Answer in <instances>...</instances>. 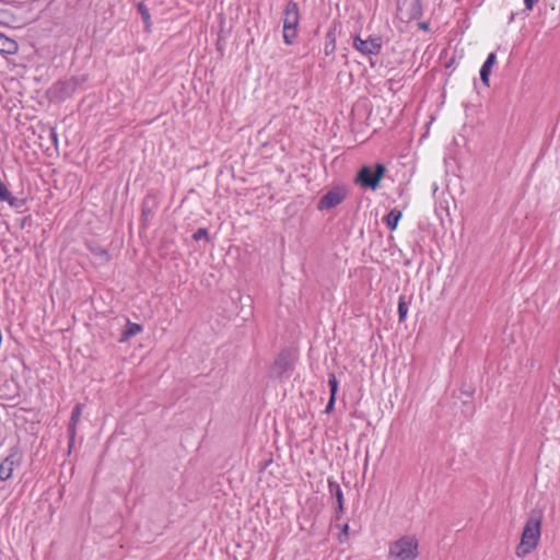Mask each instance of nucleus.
<instances>
[{
    "instance_id": "1",
    "label": "nucleus",
    "mask_w": 560,
    "mask_h": 560,
    "mask_svg": "<svg viewBox=\"0 0 560 560\" xmlns=\"http://www.w3.org/2000/svg\"><path fill=\"white\" fill-rule=\"evenodd\" d=\"M542 511L533 510L524 525L521 542L516 547V556L526 557L536 549L541 535Z\"/></svg>"
},
{
    "instance_id": "2",
    "label": "nucleus",
    "mask_w": 560,
    "mask_h": 560,
    "mask_svg": "<svg viewBox=\"0 0 560 560\" xmlns=\"http://www.w3.org/2000/svg\"><path fill=\"white\" fill-rule=\"evenodd\" d=\"M387 172L386 165L376 163L374 166L363 165L357 172L353 183L362 189L377 190Z\"/></svg>"
},
{
    "instance_id": "3",
    "label": "nucleus",
    "mask_w": 560,
    "mask_h": 560,
    "mask_svg": "<svg viewBox=\"0 0 560 560\" xmlns=\"http://www.w3.org/2000/svg\"><path fill=\"white\" fill-rule=\"evenodd\" d=\"M283 42L292 45L298 37V26L300 23V8L294 0L288 1L283 11Z\"/></svg>"
},
{
    "instance_id": "4",
    "label": "nucleus",
    "mask_w": 560,
    "mask_h": 560,
    "mask_svg": "<svg viewBox=\"0 0 560 560\" xmlns=\"http://www.w3.org/2000/svg\"><path fill=\"white\" fill-rule=\"evenodd\" d=\"M418 540L413 537L402 536L389 546L392 560H416L419 556Z\"/></svg>"
},
{
    "instance_id": "5",
    "label": "nucleus",
    "mask_w": 560,
    "mask_h": 560,
    "mask_svg": "<svg viewBox=\"0 0 560 560\" xmlns=\"http://www.w3.org/2000/svg\"><path fill=\"white\" fill-rule=\"evenodd\" d=\"M84 82V78L75 75L58 80L49 88L48 95L52 102H65L70 98L77 92L78 88Z\"/></svg>"
},
{
    "instance_id": "6",
    "label": "nucleus",
    "mask_w": 560,
    "mask_h": 560,
    "mask_svg": "<svg viewBox=\"0 0 560 560\" xmlns=\"http://www.w3.org/2000/svg\"><path fill=\"white\" fill-rule=\"evenodd\" d=\"M348 188L346 185H336L329 189L317 202L318 211H327L342 203L348 197Z\"/></svg>"
},
{
    "instance_id": "7",
    "label": "nucleus",
    "mask_w": 560,
    "mask_h": 560,
    "mask_svg": "<svg viewBox=\"0 0 560 560\" xmlns=\"http://www.w3.org/2000/svg\"><path fill=\"white\" fill-rule=\"evenodd\" d=\"M383 39L378 35H371L362 39L360 34L353 36V48L363 56H377L381 54Z\"/></svg>"
},
{
    "instance_id": "8",
    "label": "nucleus",
    "mask_w": 560,
    "mask_h": 560,
    "mask_svg": "<svg viewBox=\"0 0 560 560\" xmlns=\"http://www.w3.org/2000/svg\"><path fill=\"white\" fill-rule=\"evenodd\" d=\"M293 368L292 350L290 348H283L278 353L271 365V373L279 380L289 376Z\"/></svg>"
},
{
    "instance_id": "9",
    "label": "nucleus",
    "mask_w": 560,
    "mask_h": 560,
    "mask_svg": "<svg viewBox=\"0 0 560 560\" xmlns=\"http://www.w3.org/2000/svg\"><path fill=\"white\" fill-rule=\"evenodd\" d=\"M22 456L18 445L10 448L9 455L0 464V480L7 481L12 477L15 466H20Z\"/></svg>"
},
{
    "instance_id": "10",
    "label": "nucleus",
    "mask_w": 560,
    "mask_h": 560,
    "mask_svg": "<svg viewBox=\"0 0 560 560\" xmlns=\"http://www.w3.org/2000/svg\"><path fill=\"white\" fill-rule=\"evenodd\" d=\"M159 200L153 195H147L141 203V226L147 229L149 226V220L152 218L159 209Z\"/></svg>"
},
{
    "instance_id": "11",
    "label": "nucleus",
    "mask_w": 560,
    "mask_h": 560,
    "mask_svg": "<svg viewBox=\"0 0 560 560\" xmlns=\"http://www.w3.org/2000/svg\"><path fill=\"white\" fill-rule=\"evenodd\" d=\"M84 405L81 402H78L72 411L68 423V453L70 454L72 451V447L74 445L75 436H77V425L80 421L82 411H83Z\"/></svg>"
},
{
    "instance_id": "12",
    "label": "nucleus",
    "mask_w": 560,
    "mask_h": 560,
    "mask_svg": "<svg viewBox=\"0 0 560 560\" xmlns=\"http://www.w3.org/2000/svg\"><path fill=\"white\" fill-rule=\"evenodd\" d=\"M340 25H341L340 21L335 19L331 22V24L326 33V42H325V48H324L326 56L332 55L336 50V33H337V28Z\"/></svg>"
},
{
    "instance_id": "13",
    "label": "nucleus",
    "mask_w": 560,
    "mask_h": 560,
    "mask_svg": "<svg viewBox=\"0 0 560 560\" xmlns=\"http://www.w3.org/2000/svg\"><path fill=\"white\" fill-rule=\"evenodd\" d=\"M85 246L90 253L100 260L101 264H106L110 260V254L108 250L101 246L97 242L86 241Z\"/></svg>"
},
{
    "instance_id": "14",
    "label": "nucleus",
    "mask_w": 560,
    "mask_h": 560,
    "mask_svg": "<svg viewBox=\"0 0 560 560\" xmlns=\"http://www.w3.org/2000/svg\"><path fill=\"white\" fill-rule=\"evenodd\" d=\"M495 62H497V55H495V52H490L487 56V59L485 60L483 65L481 66V69H480V72H479L480 73V80H481V82L486 86H489L491 70H492V68H493Z\"/></svg>"
},
{
    "instance_id": "15",
    "label": "nucleus",
    "mask_w": 560,
    "mask_h": 560,
    "mask_svg": "<svg viewBox=\"0 0 560 560\" xmlns=\"http://www.w3.org/2000/svg\"><path fill=\"white\" fill-rule=\"evenodd\" d=\"M142 329H143L142 325H140L138 323H132L129 319H127V324L119 337V342H125V341L129 340L131 337L141 332Z\"/></svg>"
},
{
    "instance_id": "16",
    "label": "nucleus",
    "mask_w": 560,
    "mask_h": 560,
    "mask_svg": "<svg viewBox=\"0 0 560 560\" xmlns=\"http://www.w3.org/2000/svg\"><path fill=\"white\" fill-rule=\"evenodd\" d=\"M18 43L14 39L0 33V54L13 55L18 51Z\"/></svg>"
},
{
    "instance_id": "17",
    "label": "nucleus",
    "mask_w": 560,
    "mask_h": 560,
    "mask_svg": "<svg viewBox=\"0 0 560 560\" xmlns=\"http://www.w3.org/2000/svg\"><path fill=\"white\" fill-rule=\"evenodd\" d=\"M401 217L402 212L399 209L394 208L384 217L383 220L386 226L393 232L397 229L398 222L401 219Z\"/></svg>"
},
{
    "instance_id": "18",
    "label": "nucleus",
    "mask_w": 560,
    "mask_h": 560,
    "mask_svg": "<svg viewBox=\"0 0 560 560\" xmlns=\"http://www.w3.org/2000/svg\"><path fill=\"white\" fill-rule=\"evenodd\" d=\"M423 15L422 0H412L408 10L409 21L419 20Z\"/></svg>"
},
{
    "instance_id": "19",
    "label": "nucleus",
    "mask_w": 560,
    "mask_h": 560,
    "mask_svg": "<svg viewBox=\"0 0 560 560\" xmlns=\"http://www.w3.org/2000/svg\"><path fill=\"white\" fill-rule=\"evenodd\" d=\"M327 482H328V491H329L331 498H335L336 502L345 501L340 485L332 478H328Z\"/></svg>"
},
{
    "instance_id": "20",
    "label": "nucleus",
    "mask_w": 560,
    "mask_h": 560,
    "mask_svg": "<svg viewBox=\"0 0 560 560\" xmlns=\"http://www.w3.org/2000/svg\"><path fill=\"white\" fill-rule=\"evenodd\" d=\"M137 10L141 15L142 22L145 25V30L150 31L151 28V15L149 12V8L144 4V2L137 3Z\"/></svg>"
},
{
    "instance_id": "21",
    "label": "nucleus",
    "mask_w": 560,
    "mask_h": 560,
    "mask_svg": "<svg viewBox=\"0 0 560 560\" xmlns=\"http://www.w3.org/2000/svg\"><path fill=\"white\" fill-rule=\"evenodd\" d=\"M1 201L8 202L13 209H21L26 205V199L14 197L11 191Z\"/></svg>"
},
{
    "instance_id": "22",
    "label": "nucleus",
    "mask_w": 560,
    "mask_h": 560,
    "mask_svg": "<svg viewBox=\"0 0 560 560\" xmlns=\"http://www.w3.org/2000/svg\"><path fill=\"white\" fill-rule=\"evenodd\" d=\"M409 305L406 301L405 295H400L398 300V320L399 323H404L406 320L408 314Z\"/></svg>"
},
{
    "instance_id": "23",
    "label": "nucleus",
    "mask_w": 560,
    "mask_h": 560,
    "mask_svg": "<svg viewBox=\"0 0 560 560\" xmlns=\"http://www.w3.org/2000/svg\"><path fill=\"white\" fill-rule=\"evenodd\" d=\"M328 386L330 395L337 396L339 389V382L334 372L328 373Z\"/></svg>"
},
{
    "instance_id": "24",
    "label": "nucleus",
    "mask_w": 560,
    "mask_h": 560,
    "mask_svg": "<svg viewBox=\"0 0 560 560\" xmlns=\"http://www.w3.org/2000/svg\"><path fill=\"white\" fill-rule=\"evenodd\" d=\"M192 240L195 242H199L205 240L206 242H210L209 231L207 228H200L192 234Z\"/></svg>"
},
{
    "instance_id": "25",
    "label": "nucleus",
    "mask_w": 560,
    "mask_h": 560,
    "mask_svg": "<svg viewBox=\"0 0 560 560\" xmlns=\"http://www.w3.org/2000/svg\"><path fill=\"white\" fill-rule=\"evenodd\" d=\"M460 393L465 397V399H463V404L466 405L470 402V400L472 399L475 388L471 386L463 385L460 388Z\"/></svg>"
},
{
    "instance_id": "26",
    "label": "nucleus",
    "mask_w": 560,
    "mask_h": 560,
    "mask_svg": "<svg viewBox=\"0 0 560 560\" xmlns=\"http://www.w3.org/2000/svg\"><path fill=\"white\" fill-rule=\"evenodd\" d=\"M349 536V524H343L341 527V533L339 534V542H345L348 539Z\"/></svg>"
},
{
    "instance_id": "27",
    "label": "nucleus",
    "mask_w": 560,
    "mask_h": 560,
    "mask_svg": "<svg viewBox=\"0 0 560 560\" xmlns=\"http://www.w3.org/2000/svg\"><path fill=\"white\" fill-rule=\"evenodd\" d=\"M336 399H337V396L329 395V400L326 405L325 413L329 415L334 411Z\"/></svg>"
},
{
    "instance_id": "28",
    "label": "nucleus",
    "mask_w": 560,
    "mask_h": 560,
    "mask_svg": "<svg viewBox=\"0 0 560 560\" xmlns=\"http://www.w3.org/2000/svg\"><path fill=\"white\" fill-rule=\"evenodd\" d=\"M33 219L32 215H26L19 220L18 224L21 229H25L26 226H32Z\"/></svg>"
},
{
    "instance_id": "29",
    "label": "nucleus",
    "mask_w": 560,
    "mask_h": 560,
    "mask_svg": "<svg viewBox=\"0 0 560 560\" xmlns=\"http://www.w3.org/2000/svg\"><path fill=\"white\" fill-rule=\"evenodd\" d=\"M343 512H345V501L337 502L336 520H339L341 517V515L343 514Z\"/></svg>"
},
{
    "instance_id": "30",
    "label": "nucleus",
    "mask_w": 560,
    "mask_h": 560,
    "mask_svg": "<svg viewBox=\"0 0 560 560\" xmlns=\"http://www.w3.org/2000/svg\"><path fill=\"white\" fill-rule=\"evenodd\" d=\"M537 2L538 0H524L525 9L532 11Z\"/></svg>"
},
{
    "instance_id": "31",
    "label": "nucleus",
    "mask_w": 560,
    "mask_h": 560,
    "mask_svg": "<svg viewBox=\"0 0 560 560\" xmlns=\"http://www.w3.org/2000/svg\"><path fill=\"white\" fill-rule=\"evenodd\" d=\"M50 139L57 145L58 143V135L54 128L50 129Z\"/></svg>"
},
{
    "instance_id": "32",
    "label": "nucleus",
    "mask_w": 560,
    "mask_h": 560,
    "mask_svg": "<svg viewBox=\"0 0 560 560\" xmlns=\"http://www.w3.org/2000/svg\"><path fill=\"white\" fill-rule=\"evenodd\" d=\"M419 28L428 32L430 30V24L428 22H419L418 23Z\"/></svg>"
},
{
    "instance_id": "33",
    "label": "nucleus",
    "mask_w": 560,
    "mask_h": 560,
    "mask_svg": "<svg viewBox=\"0 0 560 560\" xmlns=\"http://www.w3.org/2000/svg\"><path fill=\"white\" fill-rule=\"evenodd\" d=\"M514 20V14L511 15L510 22Z\"/></svg>"
}]
</instances>
